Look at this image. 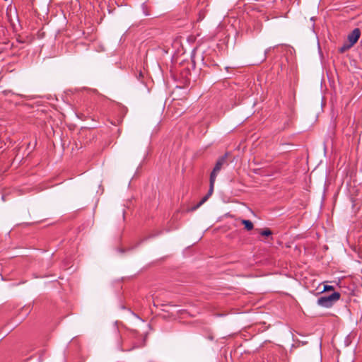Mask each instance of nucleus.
I'll return each mask as SVG.
<instances>
[{
  "label": "nucleus",
  "mask_w": 362,
  "mask_h": 362,
  "mask_svg": "<svg viewBox=\"0 0 362 362\" xmlns=\"http://www.w3.org/2000/svg\"><path fill=\"white\" fill-rule=\"evenodd\" d=\"M352 45H350L348 42H344L341 47L339 48V52L340 53H344L348 49H349L351 47H352Z\"/></svg>",
  "instance_id": "nucleus-7"
},
{
  "label": "nucleus",
  "mask_w": 362,
  "mask_h": 362,
  "mask_svg": "<svg viewBox=\"0 0 362 362\" xmlns=\"http://www.w3.org/2000/svg\"><path fill=\"white\" fill-rule=\"evenodd\" d=\"M259 233L262 236H269L272 234V230L267 228L260 230Z\"/></svg>",
  "instance_id": "nucleus-8"
},
{
  "label": "nucleus",
  "mask_w": 362,
  "mask_h": 362,
  "mask_svg": "<svg viewBox=\"0 0 362 362\" xmlns=\"http://www.w3.org/2000/svg\"><path fill=\"white\" fill-rule=\"evenodd\" d=\"M332 290H334L333 286L325 285L322 291H332Z\"/></svg>",
  "instance_id": "nucleus-9"
},
{
  "label": "nucleus",
  "mask_w": 362,
  "mask_h": 362,
  "mask_svg": "<svg viewBox=\"0 0 362 362\" xmlns=\"http://www.w3.org/2000/svg\"><path fill=\"white\" fill-rule=\"evenodd\" d=\"M341 294L339 292H334L329 296H323L317 299V305L323 308H331L339 300Z\"/></svg>",
  "instance_id": "nucleus-2"
},
{
  "label": "nucleus",
  "mask_w": 362,
  "mask_h": 362,
  "mask_svg": "<svg viewBox=\"0 0 362 362\" xmlns=\"http://www.w3.org/2000/svg\"><path fill=\"white\" fill-rule=\"evenodd\" d=\"M257 33L260 32V30H261V28H257Z\"/></svg>",
  "instance_id": "nucleus-12"
},
{
  "label": "nucleus",
  "mask_w": 362,
  "mask_h": 362,
  "mask_svg": "<svg viewBox=\"0 0 362 362\" xmlns=\"http://www.w3.org/2000/svg\"><path fill=\"white\" fill-rule=\"evenodd\" d=\"M361 36V30L359 28L354 29L347 36L348 42L350 45L354 46L358 40Z\"/></svg>",
  "instance_id": "nucleus-5"
},
{
  "label": "nucleus",
  "mask_w": 362,
  "mask_h": 362,
  "mask_svg": "<svg viewBox=\"0 0 362 362\" xmlns=\"http://www.w3.org/2000/svg\"><path fill=\"white\" fill-rule=\"evenodd\" d=\"M216 179L213 177H210L209 179V189L207 192V194L202 197V199L200 200L199 203H197L195 206H192L190 209V211H193L199 209L204 202H206L208 199L212 195L214 192V183H215Z\"/></svg>",
  "instance_id": "nucleus-3"
},
{
  "label": "nucleus",
  "mask_w": 362,
  "mask_h": 362,
  "mask_svg": "<svg viewBox=\"0 0 362 362\" xmlns=\"http://www.w3.org/2000/svg\"><path fill=\"white\" fill-rule=\"evenodd\" d=\"M17 41L20 43H24L25 41L24 40H22L21 39H18Z\"/></svg>",
  "instance_id": "nucleus-11"
},
{
  "label": "nucleus",
  "mask_w": 362,
  "mask_h": 362,
  "mask_svg": "<svg viewBox=\"0 0 362 362\" xmlns=\"http://www.w3.org/2000/svg\"><path fill=\"white\" fill-rule=\"evenodd\" d=\"M139 77H140V76H142V73H141V72H140V73H139Z\"/></svg>",
  "instance_id": "nucleus-13"
},
{
  "label": "nucleus",
  "mask_w": 362,
  "mask_h": 362,
  "mask_svg": "<svg viewBox=\"0 0 362 362\" xmlns=\"http://www.w3.org/2000/svg\"><path fill=\"white\" fill-rule=\"evenodd\" d=\"M270 49L271 48H269V49H267L264 52V57H266L267 54H268V52L270 51Z\"/></svg>",
  "instance_id": "nucleus-10"
},
{
  "label": "nucleus",
  "mask_w": 362,
  "mask_h": 362,
  "mask_svg": "<svg viewBox=\"0 0 362 362\" xmlns=\"http://www.w3.org/2000/svg\"><path fill=\"white\" fill-rule=\"evenodd\" d=\"M146 334L141 335L136 330L122 332L117 322L107 332V339L110 346L116 351H130L144 346Z\"/></svg>",
  "instance_id": "nucleus-1"
},
{
  "label": "nucleus",
  "mask_w": 362,
  "mask_h": 362,
  "mask_svg": "<svg viewBox=\"0 0 362 362\" xmlns=\"http://www.w3.org/2000/svg\"><path fill=\"white\" fill-rule=\"evenodd\" d=\"M227 156L228 153H226L223 156L218 158L217 160L216 165L213 169V170L211 173L210 177L216 178V176L219 171L221 170V168L227 165Z\"/></svg>",
  "instance_id": "nucleus-4"
},
{
  "label": "nucleus",
  "mask_w": 362,
  "mask_h": 362,
  "mask_svg": "<svg viewBox=\"0 0 362 362\" xmlns=\"http://www.w3.org/2000/svg\"><path fill=\"white\" fill-rule=\"evenodd\" d=\"M241 223L244 225L245 228L248 231L252 230L254 228L252 222L250 220L243 219Z\"/></svg>",
  "instance_id": "nucleus-6"
}]
</instances>
